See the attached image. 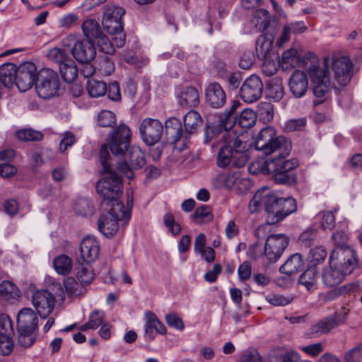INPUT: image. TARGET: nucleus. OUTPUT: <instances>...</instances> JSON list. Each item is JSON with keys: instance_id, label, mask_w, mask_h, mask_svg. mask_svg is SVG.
I'll return each mask as SVG.
<instances>
[{"instance_id": "1", "label": "nucleus", "mask_w": 362, "mask_h": 362, "mask_svg": "<svg viewBox=\"0 0 362 362\" xmlns=\"http://www.w3.org/2000/svg\"><path fill=\"white\" fill-rule=\"evenodd\" d=\"M256 149L265 155L284 149L278 156L267 159L262 166V171L264 174L271 175L276 184L291 185L296 182L293 170L298 165V162L296 158L286 159L291 151V144L285 136L275 135L273 139L264 141Z\"/></svg>"}, {"instance_id": "2", "label": "nucleus", "mask_w": 362, "mask_h": 362, "mask_svg": "<svg viewBox=\"0 0 362 362\" xmlns=\"http://www.w3.org/2000/svg\"><path fill=\"white\" fill-rule=\"evenodd\" d=\"M357 267L358 259L355 250L343 247L334 249L329 257V267L322 271V283L327 287L335 286Z\"/></svg>"}, {"instance_id": "3", "label": "nucleus", "mask_w": 362, "mask_h": 362, "mask_svg": "<svg viewBox=\"0 0 362 362\" xmlns=\"http://www.w3.org/2000/svg\"><path fill=\"white\" fill-rule=\"evenodd\" d=\"M110 156L105 146L100 149V161L104 173L103 177L97 182L96 191L103 197L102 206H112L116 204H122L118 199L122 193V182L121 177L112 169L109 163Z\"/></svg>"}, {"instance_id": "4", "label": "nucleus", "mask_w": 362, "mask_h": 362, "mask_svg": "<svg viewBox=\"0 0 362 362\" xmlns=\"http://www.w3.org/2000/svg\"><path fill=\"white\" fill-rule=\"evenodd\" d=\"M105 213L100 215L98 221L99 231L105 237H112L118 230V221L130 218V213L122 204H116L112 206L103 207Z\"/></svg>"}, {"instance_id": "5", "label": "nucleus", "mask_w": 362, "mask_h": 362, "mask_svg": "<svg viewBox=\"0 0 362 362\" xmlns=\"http://www.w3.org/2000/svg\"><path fill=\"white\" fill-rule=\"evenodd\" d=\"M329 58H324L322 66L314 63L308 68V73L313 84V92L316 98H323L329 90Z\"/></svg>"}, {"instance_id": "6", "label": "nucleus", "mask_w": 362, "mask_h": 362, "mask_svg": "<svg viewBox=\"0 0 362 362\" xmlns=\"http://www.w3.org/2000/svg\"><path fill=\"white\" fill-rule=\"evenodd\" d=\"M131 138L132 132L129 127L125 124H120L109 133L107 146H105L115 156L123 157L132 146Z\"/></svg>"}, {"instance_id": "7", "label": "nucleus", "mask_w": 362, "mask_h": 362, "mask_svg": "<svg viewBox=\"0 0 362 362\" xmlns=\"http://www.w3.org/2000/svg\"><path fill=\"white\" fill-rule=\"evenodd\" d=\"M268 202L267 221L269 223H277L297 209L296 202L293 197H278L272 192Z\"/></svg>"}, {"instance_id": "8", "label": "nucleus", "mask_w": 362, "mask_h": 362, "mask_svg": "<svg viewBox=\"0 0 362 362\" xmlns=\"http://www.w3.org/2000/svg\"><path fill=\"white\" fill-rule=\"evenodd\" d=\"M59 78L56 71L49 68L41 69L37 74L35 89L42 99L55 96L59 89Z\"/></svg>"}, {"instance_id": "9", "label": "nucleus", "mask_w": 362, "mask_h": 362, "mask_svg": "<svg viewBox=\"0 0 362 362\" xmlns=\"http://www.w3.org/2000/svg\"><path fill=\"white\" fill-rule=\"evenodd\" d=\"M124 156L131 164V167L124 160L117 163V169L129 180H132L134 177V170L141 169L146 165L144 153L139 146L132 145Z\"/></svg>"}, {"instance_id": "10", "label": "nucleus", "mask_w": 362, "mask_h": 362, "mask_svg": "<svg viewBox=\"0 0 362 362\" xmlns=\"http://www.w3.org/2000/svg\"><path fill=\"white\" fill-rule=\"evenodd\" d=\"M163 134V125L157 119L145 118L139 126V134L141 140L148 146H153L161 139Z\"/></svg>"}, {"instance_id": "11", "label": "nucleus", "mask_w": 362, "mask_h": 362, "mask_svg": "<svg viewBox=\"0 0 362 362\" xmlns=\"http://www.w3.org/2000/svg\"><path fill=\"white\" fill-rule=\"evenodd\" d=\"M288 244V238L284 234H271L265 243L264 255L269 262L278 260Z\"/></svg>"}, {"instance_id": "12", "label": "nucleus", "mask_w": 362, "mask_h": 362, "mask_svg": "<svg viewBox=\"0 0 362 362\" xmlns=\"http://www.w3.org/2000/svg\"><path fill=\"white\" fill-rule=\"evenodd\" d=\"M165 133L167 140L176 148L181 149L187 146V133L182 129L181 122L177 119L171 117L166 120Z\"/></svg>"}, {"instance_id": "13", "label": "nucleus", "mask_w": 362, "mask_h": 362, "mask_svg": "<svg viewBox=\"0 0 362 362\" xmlns=\"http://www.w3.org/2000/svg\"><path fill=\"white\" fill-rule=\"evenodd\" d=\"M37 68L32 62L21 64L17 68L16 86L21 92L30 89L37 79Z\"/></svg>"}, {"instance_id": "14", "label": "nucleus", "mask_w": 362, "mask_h": 362, "mask_svg": "<svg viewBox=\"0 0 362 362\" xmlns=\"http://www.w3.org/2000/svg\"><path fill=\"white\" fill-rule=\"evenodd\" d=\"M263 83L261 78L255 75L248 77L240 90V98L250 103L259 100L262 94Z\"/></svg>"}, {"instance_id": "15", "label": "nucleus", "mask_w": 362, "mask_h": 362, "mask_svg": "<svg viewBox=\"0 0 362 362\" xmlns=\"http://www.w3.org/2000/svg\"><path fill=\"white\" fill-rule=\"evenodd\" d=\"M32 303L40 317L45 319L54 309L55 298L46 290L37 291L33 295Z\"/></svg>"}, {"instance_id": "16", "label": "nucleus", "mask_w": 362, "mask_h": 362, "mask_svg": "<svg viewBox=\"0 0 362 362\" xmlns=\"http://www.w3.org/2000/svg\"><path fill=\"white\" fill-rule=\"evenodd\" d=\"M175 98L177 105L183 109L197 107L199 104L198 90L191 86H182L176 88Z\"/></svg>"}, {"instance_id": "17", "label": "nucleus", "mask_w": 362, "mask_h": 362, "mask_svg": "<svg viewBox=\"0 0 362 362\" xmlns=\"http://www.w3.org/2000/svg\"><path fill=\"white\" fill-rule=\"evenodd\" d=\"M335 79L340 86H346L352 76V63L346 56L335 58L332 62Z\"/></svg>"}, {"instance_id": "18", "label": "nucleus", "mask_w": 362, "mask_h": 362, "mask_svg": "<svg viewBox=\"0 0 362 362\" xmlns=\"http://www.w3.org/2000/svg\"><path fill=\"white\" fill-rule=\"evenodd\" d=\"M110 13L105 15V19H102L103 28L111 35L115 36V43L117 47H122L126 42V35L124 33L123 18L110 20Z\"/></svg>"}, {"instance_id": "19", "label": "nucleus", "mask_w": 362, "mask_h": 362, "mask_svg": "<svg viewBox=\"0 0 362 362\" xmlns=\"http://www.w3.org/2000/svg\"><path fill=\"white\" fill-rule=\"evenodd\" d=\"M73 57L79 63L91 62L96 56V50L93 42L76 40L71 49Z\"/></svg>"}, {"instance_id": "20", "label": "nucleus", "mask_w": 362, "mask_h": 362, "mask_svg": "<svg viewBox=\"0 0 362 362\" xmlns=\"http://www.w3.org/2000/svg\"><path fill=\"white\" fill-rule=\"evenodd\" d=\"M79 250L82 260L86 264H90L99 256V242L95 237L88 235L81 242Z\"/></svg>"}, {"instance_id": "21", "label": "nucleus", "mask_w": 362, "mask_h": 362, "mask_svg": "<svg viewBox=\"0 0 362 362\" xmlns=\"http://www.w3.org/2000/svg\"><path fill=\"white\" fill-rule=\"evenodd\" d=\"M223 144L218 151L216 163L219 168H224L229 165L235 167V160L233 152L231 141L229 139V133L224 132L221 137Z\"/></svg>"}, {"instance_id": "22", "label": "nucleus", "mask_w": 362, "mask_h": 362, "mask_svg": "<svg viewBox=\"0 0 362 362\" xmlns=\"http://www.w3.org/2000/svg\"><path fill=\"white\" fill-rule=\"evenodd\" d=\"M205 99L213 108H220L226 101V95L221 86L216 82L210 83L205 88Z\"/></svg>"}, {"instance_id": "23", "label": "nucleus", "mask_w": 362, "mask_h": 362, "mask_svg": "<svg viewBox=\"0 0 362 362\" xmlns=\"http://www.w3.org/2000/svg\"><path fill=\"white\" fill-rule=\"evenodd\" d=\"M166 332L165 325L153 312L146 311L145 313L144 337L146 340H153L155 338V332L165 334Z\"/></svg>"}, {"instance_id": "24", "label": "nucleus", "mask_w": 362, "mask_h": 362, "mask_svg": "<svg viewBox=\"0 0 362 362\" xmlns=\"http://www.w3.org/2000/svg\"><path fill=\"white\" fill-rule=\"evenodd\" d=\"M289 88L296 98L303 97L308 88V81L305 72L296 71L289 79Z\"/></svg>"}, {"instance_id": "25", "label": "nucleus", "mask_w": 362, "mask_h": 362, "mask_svg": "<svg viewBox=\"0 0 362 362\" xmlns=\"http://www.w3.org/2000/svg\"><path fill=\"white\" fill-rule=\"evenodd\" d=\"M272 190L268 187L258 189L249 202L248 208L251 213H256L263 207L268 214V202L270 199Z\"/></svg>"}, {"instance_id": "26", "label": "nucleus", "mask_w": 362, "mask_h": 362, "mask_svg": "<svg viewBox=\"0 0 362 362\" xmlns=\"http://www.w3.org/2000/svg\"><path fill=\"white\" fill-rule=\"evenodd\" d=\"M17 327L31 329L37 330L38 318L36 313L30 308H23L18 313L16 317Z\"/></svg>"}, {"instance_id": "27", "label": "nucleus", "mask_w": 362, "mask_h": 362, "mask_svg": "<svg viewBox=\"0 0 362 362\" xmlns=\"http://www.w3.org/2000/svg\"><path fill=\"white\" fill-rule=\"evenodd\" d=\"M229 139L231 141L233 152L235 156V168H240L243 167L247 161V156L246 153V144L241 140L230 136Z\"/></svg>"}, {"instance_id": "28", "label": "nucleus", "mask_w": 362, "mask_h": 362, "mask_svg": "<svg viewBox=\"0 0 362 362\" xmlns=\"http://www.w3.org/2000/svg\"><path fill=\"white\" fill-rule=\"evenodd\" d=\"M17 67L13 63L4 64L0 66V81L6 88L16 84Z\"/></svg>"}, {"instance_id": "29", "label": "nucleus", "mask_w": 362, "mask_h": 362, "mask_svg": "<svg viewBox=\"0 0 362 362\" xmlns=\"http://www.w3.org/2000/svg\"><path fill=\"white\" fill-rule=\"evenodd\" d=\"M81 28L86 40L94 42L103 33L100 24L94 19H87L81 25Z\"/></svg>"}, {"instance_id": "30", "label": "nucleus", "mask_w": 362, "mask_h": 362, "mask_svg": "<svg viewBox=\"0 0 362 362\" xmlns=\"http://www.w3.org/2000/svg\"><path fill=\"white\" fill-rule=\"evenodd\" d=\"M240 105V103L238 101L233 100L231 103L230 110L228 111L226 110L219 116L221 124L224 127V130H230L237 124L238 115L235 112Z\"/></svg>"}, {"instance_id": "31", "label": "nucleus", "mask_w": 362, "mask_h": 362, "mask_svg": "<svg viewBox=\"0 0 362 362\" xmlns=\"http://www.w3.org/2000/svg\"><path fill=\"white\" fill-rule=\"evenodd\" d=\"M303 261L299 253L292 255L286 262L280 267L281 273L292 275L302 269Z\"/></svg>"}, {"instance_id": "32", "label": "nucleus", "mask_w": 362, "mask_h": 362, "mask_svg": "<svg viewBox=\"0 0 362 362\" xmlns=\"http://www.w3.org/2000/svg\"><path fill=\"white\" fill-rule=\"evenodd\" d=\"M185 133H187V137L197 132L198 126L202 123L200 115L195 110H190L183 118Z\"/></svg>"}, {"instance_id": "33", "label": "nucleus", "mask_w": 362, "mask_h": 362, "mask_svg": "<svg viewBox=\"0 0 362 362\" xmlns=\"http://www.w3.org/2000/svg\"><path fill=\"white\" fill-rule=\"evenodd\" d=\"M300 64V57L296 49L291 48L283 52L281 56L283 69L296 68L299 66Z\"/></svg>"}, {"instance_id": "34", "label": "nucleus", "mask_w": 362, "mask_h": 362, "mask_svg": "<svg viewBox=\"0 0 362 362\" xmlns=\"http://www.w3.org/2000/svg\"><path fill=\"white\" fill-rule=\"evenodd\" d=\"M53 266L58 274L65 276L71 272L73 262L69 256L60 255L54 259Z\"/></svg>"}, {"instance_id": "35", "label": "nucleus", "mask_w": 362, "mask_h": 362, "mask_svg": "<svg viewBox=\"0 0 362 362\" xmlns=\"http://www.w3.org/2000/svg\"><path fill=\"white\" fill-rule=\"evenodd\" d=\"M64 288L69 297H78L86 293L85 286L73 277H67L64 280Z\"/></svg>"}, {"instance_id": "36", "label": "nucleus", "mask_w": 362, "mask_h": 362, "mask_svg": "<svg viewBox=\"0 0 362 362\" xmlns=\"http://www.w3.org/2000/svg\"><path fill=\"white\" fill-rule=\"evenodd\" d=\"M59 68L61 76L65 82L70 83L76 79L78 71L75 62L71 58L60 65Z\"/></svg>"}, {"instance_id": "37", "label": "nucleus", "mask_w": 362, "mask_h": 362, "mask_svg": "<svg viewBox=\"0 0 362 362\" xmlns=\"http://www.w3.org/2000/svg\"><path fill=\"white\" fill-rule=\"evenodd\" d=\"M317 270L316 267H310L299 277L298 282L303 285L308 291L315 288L317 284Z\"/></svg>"}, {"instance_id": "38", "label": "nucleus", "mask_w": 362, "mask_h": 362, "mask_svg": "<svg viewBox=\"0 0 362 362\" xmlns=\"http://www.w3.org/2000/svg\"><path fill=\"white\" fill-rule=\"evenodd\" d=\"M339 325L337 320L330 316L322 319L312 327V332L317 334L328 333L332 329L338 327Z\"/></svg>"}, {"instance_id": "39", "label": "nucleus", "mask_w": 362, "mask_h": 362, "mask_svg": "<svg viewBox=\"0 0 362 362\" xmlns=\"http://www.w3.org/2000/svg\"><path fill=\"white\" fill-rule=\"evenodd\" d=\"M18 331V344L24 348L30 347L36 340L37 330L17 327Z\"/></svg>"}, {"instance_id": "40", "label": "nucleus", "mask_w": 362, "mask_h": 362, "mask_svg": "<svg viewBox=\"0 0 362 362\" xmlns=\"http://www.w3.org/2000/svg\"><path fill=\"white\" fill-rule=\"evenodd\" d=\"M223 129H224V127L221 124L220 117L218 118V123L208 122L204 130V142L207 144L218 136L219 134H221L222 136L224 132H228V130L222 132Z\"/></svg>"}, {"instance_id": "41", "label": "nucleus", "mask_w": 362, "mask_h": 362, "mask_svg": "<svg viewBox=\"0 0 362 362\" xmlns=\"http://www.w3.org/2000/svg\"><path fill=\"white\" fill-rule=\"evenodd\" d=\"M0 296L9 300L20 297L18 288L10 281H3L0 284Z\"/></svg>"}, {"instance_id": "42", "label": "nucleus", "mask_w": 362, "mask_h": 362, "mask_svg": "<svg viewBox=\"0 0 362 362\" xmlns=\"http://www.w3.org/2000/svg\"><path fill=\"white\" fill-rule=\"evenodd\" d=\"M257 120V114L251 109L243 110L240 115L237 117V124L243 128L252 127Z\"/></svg>"}, {"instance_id": "43", "label": "nucleus", "mask_w": 362, "mask_h": 362, "mask_svg": "<svg viewBox=\"0 0 362 362\" xmlns=\"http://www.w3.org/2000/svg\"><path fill=\"white\" fill-rule=\"evenodd\" d=\"M87 90L90 97L98 98L106 93L107 86L103 81L89 80L87 83Z\"/></svg>"}, {"instance_id": "44", "label": "nucleus", "mask_w": 362, "mask_h": 362, "mask_svg": "<svg viewBox=\"0 0 362 362\" xmlns=\"http://www.w3.org/2000/svg\"><path fill=\"white\" fill-rule=\"evenodd\" d=\"M255 112L264 122H269L273 119L274 107L272 104L269 102L259 103Z\"/></svg>"}, {"instance_id": "45", "label": "nucleus", "mask_w": 362, "mask_h": 362, "mask_svg": "<svg viewBox=\"0 0 362 362\" xmlns=\"http://www.w3.org/2000/svg\"><path fill=\"white\" fill-rule=\"evenodd\" d=\"M16 137L22 141H39L43 139V134L32 129H23L16 132Z\"/></svg>"}, {"instance_id": "46", "label": "nucleus", "mask_w": 362, "mask_h": 362, "mask_svg": "<svg viewBox=\"0 0 362 362\" xmlns=\"http://www.w3.org/2000/svg\"><path fill=\"white\" fill-rule=\"evenodd\" d=\"M213 218L210 206L203 205L197 207L192 215V219L194 222L201 224L205 221L211 220Z\"/></svg>"}, {"instance_id": "47", "label": "nucleus", "mask_w": 362, "mask_h": 362, "mask_svg": "<svg viewBox=\"0 0 362 362\" xmlns=\"http://www.w3.org/2000/svg\"><path fill=\"white\" fill-rule=\"evenodd\" d=\"M98 45L101 52L112 54L115 52V47H116V44L115 43V36L112 37L110 40L105 34H102V36H100L98 39H97L94 42Z\"/></svg>"}, {"instance_id": "48", "label": "nucleus", "mask_w": 362, "mask_h": 362, "mask_svg": "<svg viewBox=\"0 0 362 362\" xmlns=\"http://www.w3.org/2000/svg\"><path fill=\"white\" fill-rule=\"evenodd\" d=\"M76 276L86 286L92 282L94 279V274L90 266L81 264L77 268Z\"/></svg>"}, {"instance_id": "49", "label": "nucleus", "mask_w": 362, "mask_h": 362, "mask_svg": "<svg viewBox=\"0 0 362 362\" xmlns=\"http://www.w3.org/2000/svg\"><path fill=\"white\" fill-rule=\"evenodd\" d=\"M47 57L50 61L57 64L59 67L70 59L64 50L58 47H54L49 49L47 54Z\"/></svg>"}, {"instance_id": "50", "label": "nucleus", "mask_w": 362, "mask_h": 362, "mask_svg": "<svg viewBox=\"0 0 362 362\" xmlns=\"http://www.w3.org/2000/svg\"><path fill=\"white\" fill-rule=\"evenodd\" d=\"M14 334L12 321L6 314H0V337H11Z\"/></svg>"}, {"instance_id": "51", "label": "nucleus", "mask_w": 362, "mask_h": 362, "mask_svg": "<svg viewBox=\"0 0 362 362\" xmlns=\"http://www.w3.org/2000/svg\"><path fill=\"white\" fill-rule=\"evenodd\" d=\"M327 257V251L322 246H318L313 248L310 251L309 261L311 267H316L317 264L324 262Z\"/></svg>"}, {"instance_id": "52", "label": "nucleus", "mask_w": 362, "mask_h": 362, "mask_svg": "<svg viewBox=\"0 0 362 362\" xmlns=\"http://www.w3.org/2000/svg\"><path fill=\"white\" fill-rule=\"evenodd\" d=\"M76 213L82 216L91 215L93 212V206L87 199H80L74 204Z\"/></svg>"}, {"instance_id": "53", "label": "nucleus", "mask_w": 362, "mask_h": 362, "mask_svg": "<svg viewBox=\"0 0 362 362\" xmlns=\"http://www.w3.org/2000/svg\"><path fill=\"white\" fill-rule=\"evenodd\" d=\"M110 13V20L122 19L124 15V9L115 4H108L104 7L103 19H105V15Z\"/></svg>"}, {"instance_id": "54", "label": "nucleus", "mask_w": 362, "mask_h": 362, "mask_svg": "<svg viewBox=\"0 0 362 362\" xmlns=\"http://www.w3.org/2000/svg\"><path fill=\"white\" fill-rule=\"evenodd\" d=\"M97 122L99 126L103 127H111L115 123V115L110 110H102L97 117Z\"/></svg>"}, {"instance_id": "55", "label": "nucleus", "mask_w": 362, "mask_h": 362, "mask_svg": "<svg viewBox=\"0 0 362 362\" xmlns=\"http://www.w3.org/2000/svg\"><path fill=\"white\" fill-rule=\"evenodd\" d=\"M276 135V130L272 127H267L261 129L256 138L255 148L259 147L264 141L273 139Z\"/></svg>"}, {"instance_id": "56", "label": "nucleus", "mask_w": 362, "mask_h": 362, "mask_svg": "<svg viewBox=\"0 0 362 362\" xmlns=\"http://www.w3.org/2000/svg\"><path fill=\"white\" fill-rule=\"evenodd\" d=\"M266 300L274 306H285L292 301L293 298L280 294H270L266 296Z\"/></svg>"}, {"instance_id": "57", "label": "nucleus", "mask_w": 362, "mask_h": 362, "mask_svg": "<svg viewBox=\"0 0 362 362\" xmlns=\"http://www.w3.org/2000/svg\"><path fill=\"white\" fill-rule=\"evenodd\" d=\"M321 216V226L325 230H332L335 226V217L333 212L327 211L320 213Z\"/></svg>"}, {"instance_id": "58", "label": "nucleus", "mask_w": 362, "mask_h": 362, "mask_svg": "<svg viewBox=\"0 0 362 362\" xmlns=\"http://www.w3.org/2000/svg\"><path fill=\"white\" fill-rule=\"evenodd\" d=\"M163 222L173 235H176L180 232L181 227L180 224L175 221L174 216L171 213H167L164 215Z\"/></svg>"}, {"instance_id": "59", "label": "nucleus", "mask_w": 362, "mask_h": 362, "mask_svg": "<svg viewBox=\"0 0 362 362\" xmlns=\"http://www.w3.org/2000/svg\"><path fill=\"white\" fill-rule=\"evenodd\" d=\"M362 357V343L355 346L344 354V360L347 362H358Z\"/></svg>"}, {"instance_id": "60", "label": "nucleus", "mask_w": 362, "mask_h": 362, "mask_svg": "<svg viewBox=\"0 0 362 362\" xmlns=\"http://www.w3.org/2000/svg\"><path fill=\"white\" fill-rule=\"evenodd\" d=\"M361 284L358 281H354L349 284H346L342 286H340L338 288L339 294L341 296H355L356 293H358L360 291Z\"/></svg>"}, {"instance_id": "61", "label": "nucleus", "mask_w": 362, "mask_h": 362, "mask_svg": "<svg viewBox=\"0 0 362 362\" xmlns=\"http://www.w3.org/2000/svg\"><path fill=\"white\" fill-rule=\"evenodd\" d=\"M105 317V313L102 310H96L92 312L89 315L88 323L91 326V329H95L103 325Z\"/></svg>"}, {"instance_id": "62", "label": "nucleus", "mask_w": 362, "mask_h": 362, "mask_svg": "<svg viewBox=\"0 0 362 362\" xmlns=\"http://www.w3.org/2000/svg\"><path fill=\"white\" fill-rule=\"evenodd\" d=\"M267 94L269 98L279 101L284 95V89L281 85L270 84L267 86Z\"/></svg>"}, {"instance_id": "63", "label": "nucleus", "mask_w": 362, "mask_h": 362, "mask_svg": "<svg viewBox=\"0 0 362 362\" xmlns=\"http://www.w3.org/2000/svg\"><path fill=\"white\" fill-rule=\"evenodd\" d=\"M13 336L5 337V338L0 337V354L2 356H8L13 349Z\"/></svg>"}, {"instance_id": "64", "label": "nucleus", "mask_w": 362, "mask_h": 362, "mask_svg": "<svg viewBox=\"0 0 362 362\" xmlns=\"http://www.w3.org/2000/svg\"><path fill=\"white\" fill-rule=\"evenodd\" d=\"M167 325L173 328L178 330H183L185 325L182 320L178 317L175 313H170L165 317Z\"/></svg>"}]
</instances>
